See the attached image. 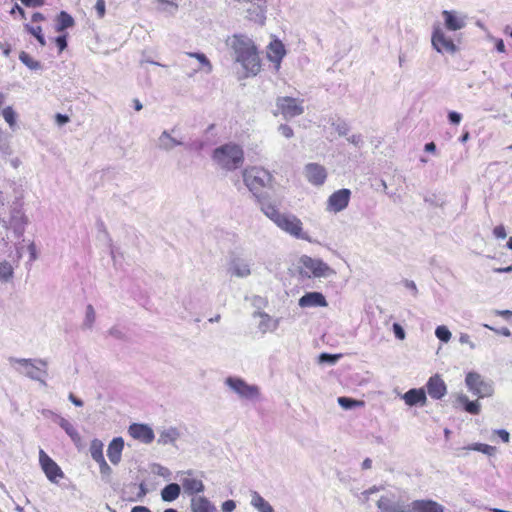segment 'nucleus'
Returning <instances> with one entry per match:
<instances>
[{
	"instance_id": "7c9ffc66",
	"label": "nucleus",
	"mask_w": 512,
	"mask_h": 512,
	"mask_svg": "<svg viewBox=\"0 0 512 512\" xmlns=\"http://www.w3.org/2000/svg\"><path fill=\"white\" fill-rule=\"evenodd\" d=\"M181 492V487L177 483H170L166 485L161 491L162 500L165 502H172L176 500Z\"/></svg>"
},
{
	"instance_id": "5fc2aeb1",
	"label": "nucleus",
	"mask_w": 512,
	"mask_h": 512,
	"mask_svg": "<svg viewBox=\"0 0 512 512\" xmlns=\"http://www.w3.org/2000/svg\"><path fill=\"white\" fill-rule=\"evenodd\" d=\"M461 119V114L456 111H451L448 113V120L453 125H458L461 122Z\"/></svg>"
},
{
	"instance_id": "ea45409f",
	"label": "nucleus",
	"mask_w": 512,
	"mask_h": 512,
	"mask_svg": "<svg viewBox=\"0 0 512 512\" xmlns=\"http://www.w3.org/2000/svg\"><path fill=\"white\" fill-rule=\"evenodd\" d=\"M96 319V313L94 307L91 304L86 306L85 319L83 321L82 327L84 329H91L94 325Z\"/></svg>"
},
{
	"instance_id": "79ce46f5",
	"label": "nucleus",
	"mask_w": 512,
	"mask_h": 512,
	"mask_svg": "<svg viewBox=\"0 0 512 512\" xmlns=\"http://www.w3.org/2000/svg\"><path fill=\"white\" fill-rule=\"evenodd\" d=\"M329 122L340 136H345L349 132V125L345 120L331 118Z\"/></svg>"
},
{
	"instance_id": "6e6552de",
	"label": "nucleus",
	"mask_w": 512,
	"mask_h": 512,
	"mask_svg": "<svg viewBox=\"0 0 512 512\" xmlns=\"http://www.w3.org/2000/svg\"><path fill=\"white\" fill-rule=\"evenodd\" d=\"M299 263L302 269L307 270L305 272L301 271V274L308 277H310L309 273L314 277H328L335 274V271L321 259L303 255L300 257Z\"/></svg>"
},
{
	"instance_id": "3c124183",
	"label": "nucleus",
	"mask_w": 512,
	"mask_h": 512,
	"mask_svg": "<svg viewBox=\"0 0 512 512\" xmlns=\"http://www.w3.org/2000/svg\"><path fill=\"white\" fill-rule=\"evenodd\" d=\"M278 131L287 139H290L294 136L293 129L287 124H281L278 127Z\"/></svg>"
},
{
	"instance_id": "bf43d9fd",
	"label": "nucleus",
	"mask_w": 512,
	"mask_h": 512,
	"mask_svg": "<svg viewBox=\"0 0 512 512\" xmlns=\"http://www.w3.org/2000/svg\"><path fill=\"white\" fill-rule=\"evenodd\" d=\"M348 142L353 144L354 146L360 147L363 145V139L360 134H354L347 138Z\"/></svg>"
},
{
	"instance_id": "473e14b6",
	"label": "nucleus",
	"mask_w": 512,
	"mask_h": 512,
	"mask_svg": "<svg viewBox=\"0 0 512 512\" xmlns=\"http://www.w3.org/2000/svg\"><path fill=\"white\" fill-rule=\"evenodd\" d=\"M75 21L73 17L65 11H61L56 18V31L63 32L64 30L73 27Z\"/></svg>"
},
{
	"instance_id": "37998d69",
	"label": "nucleus",
	"mask_w": 512,
	"mask_h": 512,
	"mask_svg": "<svg viewBox=\"0 0 512 512\" xmlns=\"http://www.w3.org/2000/svg\"><path fill=\"white\" fill-rule=\"evenodd\" d=\"M178 437V432L175 428H170L166 431H163L158 439L159 443L168 444L174 442Z\"/></svg>"
},
{
	"instance_id": "9b49d317",
	"label": "nucleus",
	"mask_w": 512,
	"mask_h": 512,
	"mask_svg": "<svg viewBox=\"0 0 512 512\" xmlns=\"http://www.w3.org/2000/svg\"><path fill=\"white\" fill-rule=\"evenodd\" d=\"M9 163L14 169L21 166L22 161L14 156V149L9 135L0 127V165Z\"/></svg>"
},
{
	"instance_id": "39448f33",
	"label": "nucleus",
	"mask_w": 512,
	"mask_h": 512,
	"mask_svg": "<svg viewBox=\"0 0 512 512\" xmlns=\"http://www.w3.org/2000/svg\"><path fill=\"white\" fill-rule=\"evenodd\" d=\"M242 177L246 187L255 197H259L262 189L268 187L272 181L270 172L260 167L244 169Z\"/></svg>"
},
{
	"instance_id": "0e129e2a",
	"label": "nucleus",
	"mask_w": 512,
	"mask_h": 512,
	"mask_svg": "<svg viewBox=\"0 0 512 512\" xmlns=\"http://www.w3.org/2000/svg\"><path fill=\"white\" fill-rule=\"evenodd\" d=\"M109 335L116 339H124V333L116 326L109 329Z\"/></svg>"
},
{
	"instance_id": "49530a36",
	"label": "nucleus",
	"mask_w": 512,
	"mask_h": 512,
	"mask_svg": "<svg viewBox=\"0 0 512 512\" xmlns=\"http://www.w3.org/2000/svg\"><path fill=\"white\" fill-rule=\"evenodd\" d=\"M99 464V469H100V474H101V479L105 482V483H110L111 481V475H112V469L111 467L108 465V463L106 462V460H102L100 462H98Z\"/></svg>"
},
{
	"instance_id": "f8f14e48",
	"label": "nucleus",
	"mask_w": 512,
	"mask_h": 512,
	"mask_svg": "<svg viewBox=\"0 0 512 512\" xmlns=\"http://www.w3.org/2000/svg\"><path fill=\"white\" fill-rule=\"evenodd\" d=\"M431 42L433 48L439 53L455 54L458 51V47L453 40L439 27L434 28Z\"/></svg>"
},
{
	"instance_id": "f704fd0d",
	"label": "nucleus",
	"mask_w": 512,
	"mask_h": 512,
	"mask_svg": "<svg viewBox=\"0 0 512 512\" xmlns=\"http://www.w3.org/2000/svg\"><path fill=\"white\" fill-rule=\"evenodd\" d=\"M89 451L92 459L95 462L98 463L105 459L103 455V443L99 439H93L91 441Z\"/></svg>"
},
{
	"instance_id": "bb28decb",
	"label": "nucleus",
	"mask_w": 512,
	"mask_h": 512,
	"mask_svg": "<svg viewBox=\"0 0 512 512\" xmlns=\"http://www.w3.org/2000/svg\"><path fill=\"white\" fill-rule=\"evenodd\" d=\"M180 481L182 483L184 492L188 495H194L204 491V484L199 479L183 477L180 479Z\"/></svg>"
},
{
	"instance_id": "393cba45",
	"label": "nucleus",
	"mask_w": 512,
	"mask_h": 512,
	"mask_svg": "<svg viewBox=\"0 0 512 512\" xmlns=\"http://www.w3.org/2000/svg\"><path fill=\"white\" fill-rule=\"evenodd\" d=\"M402 398L408 406H415V405L423 406L426 404V400H427L426 393H425L424 389H422V388L410 389L406 393L403 394Z\"/></svg>"
},
{
	"instance_id": "58836bf2",
	"label": "nucleus",
	"mask_w": 512,
	"mask_h": 512,
	"mask_svg": "<svg viewBox=\"0 0 512 512\" xmlns=\"http://www.w3.org/2000/svg\"><path fill=\"white\" fill-rule=\"evenodd\" d=\"M14 274L13 267L8 261L0 263V281L8 282Z\"/></svg>"
},
{
	"instance_id": "de8ad7c7",
	"label": "nucleus",
	"mask_w": 512,
	"mask_h": 512,
	"mask_svg": "<svg viewBox=\"0 0 512 512\" xmlns=\"http://www.w3.org/2000/svg\"><path fill=\"white\" fill-rule=\"evenodd\" d=\"M341 358V354L321 353L318 357L320 364L334 365Z\"/></svg>"
},
{
	"instance_id": "69168bd1",
	"label": "nucleus",
	"mask_w": 512,
	"mask_h": 512,
	"mask_svg": "<svg viewBox=\"0 0 512 512\" xmlns=\"http://www.w3.org/2000/svg\"><path fill=\"white\" fill-rule=\"evenodd\" d=\"M495 433L501 438V440L505 443H508L510 440V434L505 429H498Z\"/></svg>"
},
{
	"instance_id": "864d4df0",
	"label": "nucleus",
	"mask_w": 512,
	"mask_h": 512,
	"mask_svg": "<svg viewBox=\"0 0 512 512\" xmlns=\"http://www.w3.org/2000/svg\"><path fill=\"white\" fill-rule=\"evenodd\" d=\"M236 508V502L234 500H226L222 503V512H233Z\"/></svg>"
},
{
	"instance_id": "4c0bfd02",
	"label": "nucleus",
	"mask_w": 512,
	"mask_h": 512,
	"mask_svg": "<svg viewBox=\"0 0 512 512\" xmlns=\"http://www.w3.org/2000/svg\"><path fill=\"white\" fill-rule=\"evenodd\" d=\"M337 402L345 410H350L355 407L364 406V401L355 400L353 398H349V397H345V396L338 397Z\"/></svg>"
},
{
	"instance_id": "aec40b11",
	"label": "nucleus",
	"mask_w": 512,
	"mask_h": 512,
	"mask_svg": "<svg viewBox=\"0 0 512 512\" xmlns=\"http://www.w3.org/2000/svg\"><path fill=\"white\" fill-rule=\"evenodd\" d=\"M426 387L430 397L436 400L441 399L447 391L446 384L439 375L430 377Z\"/></svg>"
},
{
	"instance_id": "cd10ccee",
	"label": "nucleus",
	"mask_w": 512,
	"mask_h": 512,
	"mask_svg": "<svg viewBox=\"0 0 512 512\" xmlns=\"http://www.w3.org/2000/svg\"><path fill=\"white\" fill-rule=\"evenodd\" d=\"M250 504L258 512H274V508L257 491H250Z\"/></svg>"
},
{
	"instance_id": "6ab92c4d",
	"label": "nucleus",
	"mask_w": 512,
	"mask_h": 512,
	"mask_svg": "<svg viewBox=\"0 0 512 512\" xmlns=\"http://www.w3.org/2000/svg\"><path fill=\"white\" fill-rule=\"evenodd\" d=\"M129 434L137 440L142 441L145 444H149L154 440L153 430L145 424L134 423L129 426Z\"/></svg>"
},
{
	"instance_id": "0eeeda50",
	"label": "nucleus",
	"mask_w": 512,
	"mask_h": 512,
	"mask_svg": "<svg viewBox=\"0 0 512 512\" xmlns=\"http://www.w3.org/2000/svg\"><path fill=\"white\" fill-rule=\"evenodd\" d=\"M275 106L274 115L281 114L284 119H291L304 113L303 100L289 96L278 97Z\"/></svg>"
},
{
	"instance_id": "c9c22d12",
	"label": "nucleus",
	"mask_w": 512,
	"mask_h": 512,
	"mask_svg": "<svg viewBox=\"0 0 512 512\" xmlns=\"http://www.w3.org/2000/svg\"><path fill=\"white\" fill-rule=\"evenodd\" d=\"M262 212L272 220L276 225L284 215L281 213L274 205L272 204H262L261 206Z\"/></svg>"
},
{
	"instance_id": "09e8293b",
	"label": "nucleus",
	"mask_w": 512,
	"mask_h": 512,
	"mask_svg": "<svg viewBox=\"0 0 512 512\" xmlns=\"http://www.w3.org/2000/svg\"><path fill=\"white\" fill-rule=\"evenodd\" d=\"M435 335L440 341L444 343L449 342V340L451 339V332L444 325H440L435 329Z\"/></svg>"
},
{
	"instance_id": "e433bc0d",
	"label": "nucleus",
	"mask_w": 512,
	"mask_h": 512,
	"mask_svg": "<svg viewBox=\"0 0 512 512\" xmlns=\"http://www.w3.org/2000/svg\"><path fill=\"white\" fill-rule=\"evenodd\" d=\"M19 60L26 66L28 67L30 70H41L42 69V64L33 59L28 53L22 51L20 54H19Z\"/></svg>"
},
{
	"instance_id": "5701e85b",
	"label": "nucleus",
	"mask_w": 512,
	"mask_h": 512,
	"mask_svg": "<svg viewBox=\"0 0 512 512\" xmlns=\"http://www.w3.org/2000/svg\"><path fill=\"white\" fill-rule=\"evenodd\" d=\"M10 227L13 229L14 234L20 238L23 236L25 231V225L27 224V218L18 209H13L10 217Z\"/></svg>"
},
{
	"instance_id": "a211bd4d",
	"label": "nucleus",
	"mask_w": 512,
	"mask_h": 512,
	"mask_svg": "<svg viewBox=\"0 0 512 512\" xmlns=\"http://www.w3.org/2000/svg\"><path fill=\"white\" fill-rule=\"evenodd\" d=\"M301 308L327 307L328 302L321 292L313 291L305 293L299 300Z\"/></svg>"
},
{
	"instance_id": "2f4dec72",
	"label": "nucleus",
	"mask_w": 512,
	"mask_h": 512,
	"mask_svg": "<svg viewBox=\"0 0 512 512\" xmlns=\"http://www.w3.org/2000/svg\"><path fill=\"white\" fill-rule=\"evenodd\" d=\"M59 426L67 433L71 440L78 445L81 442V436L76 428L65 418L58 417Z\"/></svg>"
},
{
	"instance_id": "a878e982",
	"label": "nucleus",
	"mask_w": 512,
	"mask_h": 512,
	"mask_svg": "<svg viewBox=\"0 0 512 512\" xmlns=\"http://www.w3.org/2000/svg\"><path fill=\"white\" fill-rule=\"evenodd\" d=\"M192 512H216V507L204 496H193L191 499Z\"/></svg>"
},
{
	"instance_id": "603ef678",
	"label": "nucleus",
	"mask_w": 512,
	"mask_h": 512,
	"mask_svg": "<svg viewBox=\"0 0 512 512\" xmlns=\"http://www.w3.org/2000/svg\"><path fill=\"white\" fill-rule=\"evenodd\" d=\"M392 329L397 339L403 340L405 338V331L399 323H394Z\"/></svg>"
},
{
	"instance_id": "72a5a7b5",
	"label": "nucleus",
	"mask_w": 512,
	"mask_h": 512,
	"mask_svg": "<svg viewBox=\"0 0 512 512\" xmlns=\"http://www.w3.org/2000/svg\"><path fill=\"white\" fill-rule=\"evenodd\" d=\"M269 58L271 61L280 64L281 59L285 55V49L280 41H275L269 45Z\"/></svg>"
},
{
	"instance_id": "f03ea898",
	"label": "nucleus",
	"mask_w": 512,
	"mask_h": 512,
	"mask_svg": "<svg viewBox=\"0 0 512 512\" xmlns=\"http://www.w3.org/2000/svg\"><path fill=\"white\" fill-rule=\"evenodd\" d=\"M212 158L221 169L233 171L243 165L244 151L239 145L228 143L217 147Z\"/></svg>"
},
{
	"instance_id": "4468645a",
	"label": "nucleus",
	"mask_w": 512,
	"mask_h": 512,
	"mask_svg": "<svg viewBox=\"0 0 512 512\" xmlns=\"http://www.w3.org/2000/svg\"><path fill=\"white\" fill-rule=\"evenodd\" d=\"M227 273L231 277L247 278L251 275V262L237 255H232L228 262Z\"/></svg>"
},
{
	"instance_id": "c85d7f7f",
	"label": "nucleus",
	"mask_w": 512,
	"mask_h": 512,
	"mask_svg": "<svg viewBox=\"0 0 512 512\" xmlns=\"http://www.w3.org/2000/svg\"><path fill=\"white\" fill-rule=\"evenodd\" d=\"M259 316L261 318L258 328L264 334L268 331H275L278 327V320L272 319L265 312H255L254 317Z\"/></svg>"
},
{
	"instance_id": "052dcab7",
	"label": "nucleus",
	"mask_w": 512,
	"mask_h": 512,
	"mask_svg": "<svg viewBox=\"0 0 512 512\" xmlns=\"http://www.w3.org/2000/svg\"><path fill=\"white\" fill-rule=\"evenodd\" d=\"M95 10L99 16V18L104 17L105 15V1L104 0H97L95 4Z\"/></svg>"
},
{
	"instance_id": "c756f323",
	"label": "nucleus",
	"mask_w": 512,
	"mask_h": 512,
	"mask_svg": "<svg viewBox=\"0 0 512 512\" xmlns=\"http://www.w3.org/2000/svg\"><path fill=\"white\" fill-rule=\"evenodd\" d=\"M456 401L461 404L464 410L472 415H478L481 410L480 403L476 401H470L464 394H459Z\"/></svg>"
},
{
	"instance_id": "a18cd8bd",
	"label": "nucleus",
	"mask_w": 512,
	"mask_h": 512,
	"mask_svg": "<svg viewBox=\"0 0 512 512\" xmlns=\"http://www.w3.org/2000/svg\"><path fill=\"white\" fill-rule=\"evenodd\" d=\"M187 55L196 58L200 62V64L206 68L207 73H210L212 71V64L205 54L200 52H189L187 53Z\"/></svg>"
},
{
	"instance_id": "680f3d73",
	"label": "nucleus",
	"mask_w": 512,
	"mask_h": 512,
	"mask_svg": "<svg viewBox=\"0 0 512 512\" xmlns=\"http://www.w3.org/2000/svg\"><path fill=\"white\" fill-rule=\"evenodd\" d=\"M459 342L461 344H468L471 349H475V347H476L475 343L470 340V336L466 333H462L460 335Z\"/></svg>"
},
{
	"instance_id": "ddd939ff",
	"label": "nucleus",
	"mask_w": 512,
	"mask_h": 512,
	"mask_svg": "<svg viewBox=\"0 0 512 512\" xmlns=\"http://www.w3.org/2000/svg\"><path fill=\"white\" fill-rule=\"evenodd\" d=\"M39 463L48 480L57 484L64 473L59 465L48 456L42 449L39 451Z\"/></svg>"
},
{
	"instance_id": "423d86ee",
	"label": "nucleus",
	"mask_w": 512,
	"mask_h": 512,
	"mask_svg": "<svg viewBox=\"0 0 512 512\" xmlns=\"http://www.w3.org/2000/svg\"><path fill=\"white\" fill-rule=\"evenodd\" d=\"M468 390L478 398L490 397L494 393L493 382L484 379L477 372H469L465 377Z\"/></svg>"
},
{
	"instance_id": "4d7b16f0",
	"label": "nucleus",
	"mask_w": 512,
	"mask_h": 512,
	"mask_svg": "<svg viewBox=\"0 0 512 512\" xmlns=\"http://www.w3.org/2000/svg\"><path fill=\"white\" fill-rule=\"evenodd\" d=\"M484 327L494 331L497 334L503 335L505 337H509L511 335V332L507 327H502V328L496 329V328L489 326L488 324H484Z\"/></svg>"
},
{
	"instance_id": "13d9d810",
	"label": "nucleus",
	"mask_w": 512,
	"mask_h": 512,
	"mask_svg": "<svg viewBox=\"0 0 512 512\" xmlns=\"http://www.w3.org/2000/svg\"><path fill=\"white\" fill-rule=\"evenodd\" d=\"M493 234L496 238L500 239H505L507 237V233L503 225L496 226L493 230Z\"/></svg>"
},
{
	"instance_id": "4be33fe9",
	"label": "nucleus",
	"mask_w": 512,
	"mask_h": 512,
	"mask_svg": "<svg viewBox=\"0 0 512 512\" xmlns=\"http://www.w3.org/2000/svg\"><path fill=\"white\" fill-rule=\"evenodd\" d=\"M377 507L381 512H414L410 505V508H408L403 503L393 502L387 497H381L377 501Z\"/></svg>"
},
{
	"instance_id": "412c9836",
	"label": "nucleus",
	"mask_w": 512,
	"mask_h": 512,
	"mask_svg": "<svg viewBox=\"0 0 512 512\" xmlns=\"http://www.w3.org/2000/svg\"><path fill=\"white\" fill-rule=\"evenodd\" d=\"M410 506L414 512H445V507L431 499L414 500Z\"/></svg>"
},
{
	"instance_id": "c03bdc74",
	"label": "nucleus",
	"mask_w": 512,
	"mask_h": 512,
	"mask_svg": "<svg viewBox=\"0 0 512 512\" xmlns=\"http://www.w3.org/2000/svg\"><path fill=\"white\" fill-rule=\"evenodd\" d=\"M468 449L481 452V453L486 454L488 456H492L496 452V448L495 447L490 446L488 444H484V443H474V444L468 446Z\"/></svg>"
},
{
	"instance_id": "8fccbe9b",
	"label": "nucleus",
	"mask_w": 512,
	"mask_h": 512,
	"mask_svg": "<svg viewBox=\"0 0 512 512\" xmlns=\"http://www.w3.org/2000/svg\"><path fill=\"white\" fill-rule=\"evenodd\" d=\"M3 117L10 127H13L16 123V113L12 107H6L3 109Z\"/></svg>"
},
{
	"instance_id": "9d476101",
	"label": "nucleus",
	"mask_w": 512,
	"mask_h": 512,
	"mask_svg": "<svg viewBox=\"0 0 512 512\" xmlns=\"http://www.w3.org/2000/svg\"><path fill=\"white\" fill-rule=\"evenodd\" d=\"M175 132V127L172 128L170 131L164 130L161 132L157 139V147L161 151L170 152L178 146L184 147L187 150H191L194 148V144L185 142L182 137L177 138L173 136V133Z\"/></svg>"
},
{
	"instance_id": "a19ab883",
	"label": "nucleus",
	"mask_w": 512,
	"mask_h": 512,
	"mask_svg": "<svg viewBox=\"0 0 512 512\" xmlns=\"http://www.w3.org/2000/svg\"><path fill=\"white\" fill-rule=\"evenodd\" d=\"M24 28L28 33H30L37 39L41 46L46 45V40L42 33V28L40 26H31L30 24H25Z\"/></svg>"
},
{
	"instance_id": "338daca9",
	"label": "nucleus",
	"mask_w": 512,
	"mask_h": 512,
	"mask_svg": "<svg viewBox=\"0 0 512 512\" xmlns=\"http://www.w3.org/2000/svg\"><path fill=\"white\" fill-rule=\"evenodd\" d=\"M28 251L30 254V261H35L38 258V255H37L36 245L34 242H31L28 245Z\"/></svg>"
},
{
	"instance_id": "b1692460",
	"label": "nucleus",
	"mask_w": 512,
	"mask_h": 512,
	"mask_svg": "<svg viewBox=\"0 0 512 512\" xmlns=\"http://www.w3.org/2000/svg\"><path fill=\"white\" fill-rule=\"evenodd\" d=\"M123 448L124 440L122 437H116L109 443L107 456L112 464L117 465L120 463Z\"/></svg>"
},
{
	"instance_id": "e2e57ef3",
	"label": "nucleus",
	"mask_w": 512,
	"mask_h": 512,
	"mask_svg": "<svg viewBox=\"0 0 512 512\" xmlns=\"http://www.w3.org/2000/svg\"><path fill=\"white\" fill-rule=\"evenodd\" d=\"M27 7H41L45 4L44 0H20Z\"/></svg>"
},
{
	"instance_id": "f3484780",
	"label": "nucleus",
	"mask_w": 512,
	"mask_h": 512,
	"mask_svg": "<svg viewBox=\"0 0 512 512\" xmlns=\"http://www.w3.org/2000/svg\"><path fill=\"white\" fill-rule=\"evenodd\" d=\"M304 172L308 182L315 186L323 185L327 178L326 169L317 163H308L304 168Z\"/></svg>"
},
{
	"instance_id": "dca6fc26",
	"label": "nucleus",
	"mask_w": 512,
	"mask_h": 512,
	"mask_svg": "<svg viewBox=\"0 0 512 512\" xmlns=\"http://www.w3.org/2000/svg\"><path fill=\"white\" fill-rule=\"evenodd\" d=\"M447 30L457 31L463 29L467 24V15L455 10H443L441 13Z\"/></svg>"
},
{
	"instance_id": "1a4fd4ad",
	"label": "nucleus",
	"mask_w": 512,
	"mask_h": 512,
	"mask_svg": "<svg viewBox=\"0 0 512 512\" xmlns=\"http://www.w3.org/2000/svg\"><path fill=\"white\" fill-rule=\"evenodd\" d=\"M301 220L293 215V214H287L284 213L280 221L277 223V226L285 231L286 233L290 234L291 236L302 239V240H310L307 233L303 232Z\"/></svg>"
},
{
	"instance_id": "20e7f679",
	"label": "nucleus",
	"mask_w": 512,
	"mask_h": 512,
	"mask_svg": "<svg viewBox=\"0 0 512 512\" xmlns=\"http://www.w3.org/2000/svg\"><path fill=\"white\" fill-rule=\"evenodd\" d=\"M224 384L242 401L257 402L261 399L260 387L247 383L241 377L228 376Z\"/></svg>"
},
{
	"instance_id": "6e6d98bb",
	"label": "nucleus",
	"mask_w": 512,
	"mask_h": 512,
	"mask_svg": "<svg viewBox=\"0 0 512 512\" xmlns=\"http://www.w3.org/2000/svg\"><path fill=\"white\" fill-rule=\"evenodd\" d=\"M55 43L59 48V51L62 52L67 47V37L66 35H60L55 38Z\"/></svg>"
},
{
	"instance_id": "7ed1b4c3",
	"label": "nucleus",
	"mask_w": 512,
	"mask_h": 512,
	"mask_svg": "<svg viewBox=\"0 0 512 512\" xmlns=\"http://www.w3.org/2000/svg\"><path fill=\"white\" fill-rule=\"evenodd\" d=\"M11 365L18 364L20 368L16 370L30 378L31 380L39 381L43 386H46V381L43 377L47 376L46 367L48 365L45 359H26V358H14L9 359Z\"/></svg>"
},
{
	"instance_id": "2eb2a0df",
	"label": "nucleus",
	"mask_w": 512,
	"mask_h": 512,
	"mask_svg": "<svg viewBox=\"0 0 512 512\" xmlns=\"http://www.w3.org/2000/svg\"><path fill=\"white\" fill-rule=\"evenodd\" d=\"M351 191L343 188L332 193L327 200L326 210L338 213L344 210L350 201Z\"/></svg>"
},
{
	"instance_id": "774afa93",
	"label": "nucleus",
	"mask_w": 512,
	"mask_h": 512,
	"mask_svg": "<svg viewBox=\"0 0 512 512\" xmlns=\"http://www.w3.org/2000/svg\"><path fill=\"white\" fill-rule=\"evenodd\" d=\"M55 120L59 126H62L69 122V117L65 114L57 113L55 116Z\"/></svg>"
},
{
	"instance_id": "f257e3e1",
	"label": "nucleus",
	"mask_w": 512,
	"mask_h": 512,
	"mask_svg": "<svg viewBox=\"0 0 512 512\" xmlns=\"http://www.w3.org/2000/svg\"><path fill=\"white\" fill-rule=\"evenodd\" d=\"M233 51L235 62L245 70V77L256 76L261 70L260 58L253 40L243 34H235L226 40Z\"/></svg>"
}]
</instances>
